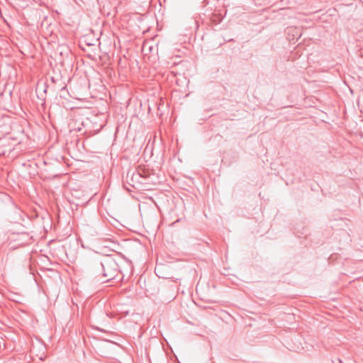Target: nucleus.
<instances>
[{"label":"nucleus","mask_w":363,"mask_h":363,"mask_svg":"<svg viewBox=\"0 0 363 363\" xmlns=\"http://www.w3.org/2000/svg\"><path fill=\"white\" fill-rule=\"evenodd\" d=\"M101 268L103 270L101 275H98L99 281L101 282H107L115 278L116 275V264L113 262H107L105 264H101Z\"/></svg>","instance_id":"nucleus-1"},{"label":"nucleus","mask_w":363,"mask_h":363,"mask_svg":"<svg viewBox=\"0 0 363 363\" xmlns=\"http://www.w3.org/2000/svg\"><path fill=\"white\" fill-rule=\"evenodd\" d=\"M84 235L86 238H89L91 237H94L98 235L96 230L90 226H86L84 229Z\"/></svg>","instance_id":"nucleus-2"},{"label":"nucleus","mask_w":363,"mask_h":363,"mask_svg":"<svg viewBox=\"0 0 363 363\" xmlns=\"http://www.w3.org/2000/svg\"><path fill=\"white\" fill-rule=\"evenodd\" d=\"M135 176H136V177H140V173H138H138H137V174H136Z\"/></svg>","instance_id":"nucleus-3"}]
</instances>
